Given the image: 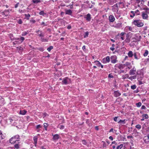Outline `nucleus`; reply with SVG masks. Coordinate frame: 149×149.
Masks as SVG:
<instances>
[{
	"instance_id": "53",
	"label": "nucleus",
	"mask_w": 149,
	"mask_h": 149,
	"mask_svg": "<svg viewBox=\"0 0 149 149\" xmlns=\"http://www.w3.org/2000/svg\"><path fill=\"white\" fill-rule=\"evenodd\" d=\"M118 118V117H115L114 118V120L115 121H117V118Z\"/></svg>"
},
{
	"instance_id": "56",
	"label": "nucleus",
	"mask_w": 149,
	"mask_h": 149,
	"mask_svg": "<svg viewBox=\"0 0 149 149\" xmlns=\"http://www.w3.org/2000/svg\"><path fill=\"white\" fill-rule=\"evenodd\" d=\"M110 49L112 51H114L115 50V48L114 47H112L110 48Z\"/></svg>"
},
{
	"instance_id": "11",
	"label": "nucleus",
	"mask_w": 149,
	"mask_h": 149,
	"mask_svg": "<svg viewBox=\"0 0 149 149\" xmlns=\"http://www.w3.org/2000/svg\"><path fill=\"white\" fill-rule=\"evenodd\" d=\"M142 16L143 19H146L148 17L147 14L146 12H142Z\"/></svg>"
},
{
	"instance_id": "10",
	"label": "nucleus",
	"mask_w": 149,
	"mask_h": 149,
	"mask_svg": "<svg viewBox=\"0 0 149 149\" xmlns=\"http://www.w3.org/2000/svg\"><path fill=\"white\" fill-rule=\"evenodd\" d=\"M121 95V93H120L118 91H115L114 93V96L117 97Z\"/></svg>"
},
{
	"instance_id": "30",
	"label": "nucleus",
	"mask_w": 149,
	"mask_h": 149,
	"mask_svg": "<svg viewBox=\"0 0 149 149\" xmlns=\"http://www.w3.org/2000/svg\"><path fill=\"white\" fill-rule=\"evenodd\" d=\"M89 34V32L88 31H87L85 32V35H84V38H86V37H88V35Z\"/></svg>"
},
{
	"instance_id": "5",
	"label": "nucleus",
	"mask_w": 149,
	"mask_h": 149,
	"mask_svg": "<svg viewBox=\"0 0 149 149\" xmlns=\"http://www.w3.org/2000/svg\"><path fill=\"white\" fill-rule=\"evenodd\" d=\"M70 82V79L67 78L65 77L63 79L62 83L64 84H67Z\"/></svg>"
},
{
	"instance_id": "63",
	"label": "nucleus",
	"mask_w": 149,
	"mask_h": 149,
	"mask_svg": "<svg viewBox=\"0 0 149 149\" xmlns=\"http://www.w3.org/2000/svg\"><path fill=\"white\" fill-rule=\"evenodd\" d=\"M9 120H10V122L11 123H12L13 122V119H11V118Z\"/></svg>"
},
{
	"instance_id": "1",
	"label": "nucleus",
	"mask_w": 149,
	"mask_h": 149,
	"mask_svg": "<svg viewBox=\"0 0 149 149\" xmlns=\"http://www.w3.org/2000/svg\"><path fill=\"white\" fill-rule=\"evenodd\" d=\"M19 136L18 135H16L12 137L10 139V143L12 144H14L16 143L17 141H19Z\"/></svg>"
},
{
	"instance_id": "16",
	"label": "nucleus",
	"mask_w": 149,
	"mask_h": 149,
	"mask_svg": "<svg viewBox=\"0 0 149 149\" xmlns=\"http://www.w3.org/2000/svg\"><path fill=\"white\" fill-rule=\"evenodd\" d=\"M26 112V111L25 110H21L19 112V114L22 115H24Z\"/></svg>"
},
{
	"instance_id": "62",
	"label": "nucleus",
	"mask_w": 149,
	"mask_h": 149,
	"mask_svg": "<svg viewBox=\"0 0 149 149\" xmlns=\"http://www.w3.org/2000/svg\"><path fill=\"white\" fill-rule=\"evenodd\" d=\"M112 143L113 144H115V145H116L117 144V143L115 141H113Z\"/></svg>"
},
{
	"instance_id": "48",
	"label": "nucleus",
	"mask_w": 149,
	"mask_h": 149,
	"mask_svg": "<svg viewBox=\"0 0 149 149\" xmlns=\"http://www.w3.org/2000/svg\"><path fill=\"white\" fill-rule=\"evenodd\" d=\"M130 39H129V38H127L126 39L125 41L126 42H130Z\"/></svg>"
},
{
	"instance_id": "14",
	"label": "nucleus",
	"mask_w": 149,
	"mask_h": 149,
	"mask_svg": "<svg viewBox=\"0 0 149 149\" xmlns=\"http://www.w3.org/2000/svg\"><path fill=\"white\" fill-rule=\"evenodd\" d=\"M16 40H19L20 41V43L22 42L24 40V38L23 37H21L20 38H17L16 39Z\"/></svg>"
},
{
	"instance_id": "17",
	"label": "nucleus",
	"mask_w": 149,
	"mask_h": 149,
	"mask_svg": "<svg viewBox=\"0 0 149 149\" xmlns=\"http://www.w3.org/2000/svg\"><path fill=\"white\" fill-rule=\"evenodd\" d=\"M143 10H145L144 11H143L144 12H146L147 14L149 13V8L146 7L144 8L143 9Z\"/></svg>"
},
{
	"instance_id": "57",
	"label": "nucleus",
	"mask_w": 149,
	"mask_h": 149,
	"mask_svg": "<svg viewBox=\"0 0 149 149\" xmlns=\"http://www.w3.org/2000/svg\"><path fill=\"white\" fill-rule=\"evenodd\" d=\"M109 139H110L112 141L113 140V138L112 136H109Z\"/></svg>"
},
{
	"instance_id": "55",
	"label": "nucleus",
	"mask_w": 149,
	"mask_h": 149,
	"mask_svg": "<svg viewBox=\"0 0 149 149\" xmlns=\"http://www.w3.org/2000/svg\"><path fill=\"white\" fill-rule=\"evenodd\" d=\"M115 19H109L110 22H113L114 21Z\"/></svg>"
},
{
	"instance_id": "3",
	"label": "nucleus",
	"mask_w": 149,
	"mask_h": 149,
	"mask_svg": "<svg viewBox=\"0 0 149 149\" xmlns=\"http://www.w3.org/2000/svg\"><path fill=\"white\" fill-rule=\"evenodd\" d=\"M124 68V65L120 63H118L116 64L114 66V68L116 70H117L118 69H122Z\"/></svg>"
},
{
	"instance_id": "26",
	"label": "nucleus",
	"mask_w": 149,
	"mask_h": 149,
	"mask_svg": "<svg viewBox=\"0 0 149 149\" xmlns=\"http://www.w3.org/2000/svg\"><path fill=\"white\" fill-rule=\"evenodd\" d=\"M123 146V144H121L120 145L118 146L117 147V149H121Z\"/></svg>"
},
{
	"instance_id": "40",
	"label": "nucleus",
	"mask_w": 149,
	"mask_h": 149,
	"mask_svg": "<svg viewBox=\"0 0 149 149\" xmlns=\"http://www.w3.org/2000/svg\"><path fill=\"white\" fill-rule=\"evenodd\" d=\"M19 145L18 144H16L15 145V147L17 149H18L19 148Z\"/></svg>"
},
{
	"instance_id": "64",
	"label": "nucleus",
	"mask_w": 149,
	"mask_h": 149,
	"mask_svg": "<svg viewBox=\"0 0 149 149\" xmlns=\"http://www.w3.org/2000/svg\"><path fill=\"white\" fill-rule=\"evenodd\" d=\"M113 128H111L110 129V130L109 132H113Z\"/></svg>"
},
{
	"instance_id": "29",
	"label": "nucleus",
	"mask_w": 149,
	"mask_h": 149,
	"mask_svg": "<svg viewBox=\"0 0 149 149\" xmlns=\"http://www.w3.org/2000/svg\"><path fill=\"white\" fill-rule=\"evenodd\" d=\"M142 117L145 119H147L148 118V116L147 114H143L142 115Z\"/></svg>"
},
{
	"instance_id": "45",
	"label": "nucleus",
	"mask_w": 149,
	"mask_h": 149,
	"mask_svg": "<svg viewBox=\"0 0 149 149\" xmlns=\"http://www.w3.org/2000/svg\"><path fill=\"white\" fill-rule=\"evenodd\" d=\"M125 120H120L118 122V123H125Z\"/></svg>"
},
{
	"instance_id": "43",
	"label": "nucleus",
	"mask_w": 149,
	"mask_h": 149,
	"mask_svg": "<svg viewBox=\"0 0 149 149\" xmlns=\"http://www.w3.org/2000/svg\"><path fill=\"white\" fill-rule=\"evenodd\" d=\"M134 58H135L136 59H139L138 58L137 56V55H136V53H134Z\"/></svg>"
},
{
	"instance_id": "42",
	"label": "nucleus",
	"mask_w": 149,
	"mask_h": 149,
	"mask_svg": "<svg viewBox=\"0 0 149 149\" xmlns=\"http://www.w3.org/2000/svg\"><path fill=\"white\" fill-rule=\"evenodd\" d=\"M42 127V126L40 125H39L36 126V128L37 129H39Z\"/></svg>"
},
{
	"instance_id": "21",
	"label": "nucleus",
	"mask_w": 149,
	"mask_h": 149,
	"mask_svg": "<svg viewBox=\"0 0 149 149\" xmlns=\"http://www.w3.org/2000/svg\"><path fill=\"white\" fill-rule=\"evenodd\" d=\"M38 35L40 37L42 38L44 36V34L42 31H40V33H38Z\"/></svg>"
},
{
	"instance_id": "36",
	"label": "nucleus",
	"mask_w": 149,
	"mask_h": 149,
	"mask_svg": "<svg viewBox=\"0 0 149 149\" xmlns=\"http://www.w3.org/2000/svg\"><path fill=\"white\" fill-rule=\"evenodd\" d=\"M47 124L46 123H45L44 124V127L45 128V130H47Z\"/></svg>"
},
{
	"instance_id": "54",
	"label": "nucleus",
	"mask_w": 149,
	"mask_h": 149,
	"mask_svg": "<svg viewBox=\"0 0 149 149\" xmlns=\"http://www.w3.org/2000/svg\"><path fill=\"white\" fill-rule=\"evenodd\" d=\"M39 50H40L41 51H43L44 50L42 47L40 48L39 49Z\"/></svg>"
},
{
	"instance_id": "60",
	"label": "nucleus",
	"mask_w": 149,
	"mask_h": 149,
	"mask_svg": "<svg viewBox=\"0 0 149 149\" xmlns=\"http://www.w3.org/2000/svg\"><path fill=\"white\" fill-rule=\"evenodd\" d=\"M71 26L70 25H68L67 27V28L68 29H71Z\"/></svg>"
},
{
	"instance_id": "41",
	"label": "nucleus",
	"mask_w": 149,
	"mask_h": 149,
	"mask_svg": "<svg viewBox=\"0 0 149 149\" xmlns=\"http://www.w3.org/2000/svg\"><path fill=\"white\" fill-rule=\"evenodd\" d=\"M39 13L40 15H44V14H45V13H44L43 11H41Z\"/></svg>"
},
{
	"instance_id": "58",
	"label": "nucleus",
	"mask_w": 149,
	"mask_h": 149,
	"mask_svg": "<svg viewBox=\"0 0 149 149\" xmlns=\"http://www.w3.org/2000/svg\"><path fill=\"white\" fill-rule=\"evenodd\" d=\"M120 38L122 40H124L125 39V38L123 36H120Z\"/></svg>"
},
{
	"instance_id": "12",
	"label": "nucleus",
	"mask_w": 149,
	"mask_h": 149,
	"mask_svg": "<svg viewBox=\"0 0 149 149\" xmlns=\"http://www.w3.org/2000/svg\"><path fill=\"white\" fill-rule=\"evenodd\" d=\"M33 140L34 141L35 145L36 146L37 143L38 138L37 136H35L34 137Z\"/></svg>"
},
{
	"instance_id": "23",
	"label": "nucleus",
	"mask_w": 149,
	"mask_h": 149,
	"mask_svg": "<svg viewBox=\"0 0 149 149\" xmlns=\"http://www.w3.org/2000/svg\"><path fill=\"white\" fill-rule=\"evenodd\" d=\"M4 137V136L2 134V133L1 131H0V139H2Z\"/></svg>"
},
{
	"instance_id": "4",
	"label": "nucleus",
	"mask_w": 149,
	"mask_h": 149,
	"mask_svg": "<svg viewBox=\"0 0 149 149\" xmlns=\"http://www.w3.org/2000/svg\"><path fill=\"white\" fill-rule=\"evenodd\" d=\"M117 56L115 55L111 56V62L113 63H115L117 62L118 61L117 60Z\"/></svg>"
},
{
	"instance_id": "22",
	"label": "nucleus",
	"mask_w": 149,
	"mask_h": 149,
	"mask_svg": "<svg viewBox=\"0 0 149 149\" xmlns=\"http://www.w3.org/2000/svg\"><path fill=\"white\" fill-rule=\"evenodd\" d=\"M58 127L61 130L63 129L65 127L64 126L62 125H59L58 126Z\"/></svg>"
},
{
	"instance_id": "25",
	"label": "nucleus",
	"mask_w": 149,
	"mask_h": 149,
	"mask_svg": "<svg viewBox=\"0 0 149 149\" xmlns=\"http://www.w3.org/2000/svg\"><path fill=\"white\" fill-rule=\"evenodd\" d=\"M91 15L89 14H87L85 17L86 19H90Z\"/></svg>"
},
{
	"instance_id": "51",
	"label": "nucleus",
	"mask_w": 149,
	"mask_h": 149,
	"mask_svg": "<svg viewBox=\"0 0 149 149\" xmlns=\"http://www.w3.org/2000/svg\"><path fill=\"white\" fill-rule=\"evenodd\" d=\"M109 19H115V18L113 16L110 15L109 17Z\"/></svg>"
},
{
	"instance_id": "37",
	"label": "nucleus",
	"mask_w": 149,
	"mask_h": 149,
	"mask_svg": "<svg viewBox=\"0 0 149 149\" xmlns=\"http://www.w3.org/2000/svg\"><path fill=\"white\" fill-rule=\"evenodd\" d=\"M136 76H133L132 77H130L129 79H131V80H132V79H136Z\"/></svg>"
},
{
	"instance_id": "38",
	"label": "nucleus",
	"mask_w": 149,
	"mask_h": 149,
	"mask_svg": "<svg viewBox=\"0 0 149 149\" xmlns=\"http://www.w3.org/2000/svg\"><path fill=\"white\" fill-rule=\"evenodd\" d=\"M41 40L42 42H47V40L43 38H41Z\"/></svg>"
},
{
	"instance_id": "28",
	"label": "nucleus",
	"mask_w": 149,
	"mask_h": 149,
	"mask_svg": "<svg viewBox=\"0 0 149 149\" xmlns=\"http://www.w3.org/2000/svg\"><path fill=\"white\" fill-rule=\"evenodd\" d=\"M131 13L133 14V16H132V15H130V16L132 18L135 15V12L134 11H131Z\"/></svg>"
},
{
	"instance_id": "20",
	"label": "nucleus",
	"mask_w": 149,
	"mask_h": 149,
	"mask_svg": "<svg viewBox=\"0 0 149 149\" xmlns=\"http://www.w3.org/2000/svg\"><path fill=\"white\" fill-rule=\"evenodd\" d=\"M3 13L6 16L9 14V11L8 10H6L3 12Z\"/></svg>"
},
{
	"instance_id": "52",
	"label": "nucleus",
	"mask_w": 149,
	"mask_h": 149,
	"mask_svg": "<svg viewBox=\"0 0 149 149\" xmlns=\"http://www.w3.org/2000/svg\"><path fill=\"white\" fill-rule=\"evenodd\" d=\"M124 34H125V33L123 32H122L120 34V36H123V35H124Z\"/></svg>"
},
{
	"instance_id": "59",
	"label": "nucleus",
	"mask_w": 149,
	"mask_h": 149,
	"mask_svg": "<svg viewBox=\"0 0 149 149\" xmlns=\"http://www.w3.org/2000/svg\"><path fill=\"white\" fill-rule=\"evenodd\" d=\"M19 3H17L15 5V8H17L18 6V5L19 4Z\"/></svg>"
},
{
	"instance_id": "7",
	"label": "nucleus",
	"mask_w": 149,
	"mask_h": 149,
	"mask_svg": "<svg viewBox=\"0 0 149 149\" xmlns=\"http://www.w3.org/2000/svg\"><path fill=\"white\" fill-rule=\"evenodd\" d=\"M134 29L132 27L129 26H126L125 29V30L126 32H127L128 30H129L133 32L134 31Z\"/></svg>"
},
{
	"instance_id": "6",
	"label": "nucleus",
	"mask_w": 149,
	"mask_h": 149,
	"mask_svg": "<svg viewBox=\"0 0 149 149\" xmlns=\"http://www.w3.org/2000/svg\"><path fill=\"white\" fill-rule=\"evenodd\" d=\"M124 65V68L126 67V69H130L132 68V66L131 65L130 63L127 62L125 64H123Z\"/></svg>"
},
{
	"instance_id": "13",
	"label": "nucleus",
	"mask_w": 149,
	"mask_h": 149,
	"mask_svg": "<svg viewBox=\"0 0 149 149\" xmlns=\"http://www.w3.org/2000/svg\"><path fill=\"white\" fill-rule=\"evenodd\" d=\"M65 14H66L70 15L72 13V11L71 10H65Z\"/></svg>"
},
{
	"instance_id": "35",
	"label": "nucleus",
	"mask_w": 149,
	"mask_h": 149,
	"mask_svg": "<svg viewBox=\"0 0 149 149\" xmlns=\"http://www.w3.org/2000/svg\"><path fill=\"white\" fill-rule=\"evenodd\" d=\"M141 105V102H139L136 104V106L138 107H140Z\"/></svg>"
},
{
	"instance_id": "32",
	"label": "nucleus",
	"mask_w": 149,
	"mask_h": 149,
	"mask_svg": "<svg viewBox=\"0 0 149 149\" xmlns=\"http://www.w3.org/2000/svg\"><path fill=\"white\" fill-rule=\"evenodd\" d=\"M53 47L52 46H50L47 49V50L49 52H50L51 49H53Z\"/></svg>"
},
{
	"instance_id": "39",
	"label": "nucleus",
	"mask_w": 149,
	"mask_h": 149,
	"mask_svg": "<svg viewBox=\"0 0 149 149\" xmlns=\"http://www.w3.org/2000/svg\"><path fill=\"white\" fill-rule=\"evenodd\" d=\"M27 34H28V33H27V32H26L25 31L24 32L22 33V36H26Z\"/></svg>"
},
{
	"instance_id": "34",
	"label": "nucleus",
	"mask_w": 149,
	"mask_h": 149,
	"mask_svg": "<svg viewBox=\"0 0 149 149\" xmlns=\"http://www.w3.org/2000/svg\"><path fill=\"white\" fill-rule=\"evenodd\" d=\"M131 88L133 90H134L136 88V85H134L132 86H131Z\"/></svg>"
},
{
	"instance_id": "61",
	"label": "nucleus",
	"mask_w": 149,
	"mask_h": 149,
	"mask_svg": "<svg viewBox=\"0 0 149 149\" xmlns=\"http://www.w3.org/2000/svg\"><path fill=\"white\" fill-rule=\"evenodd\" d=\"M82 49L83 50H85L86 49L85 46V45L83 46L82 47Z\"/></svg>"
},
{
	"instance_id": "9",
	"label": "nucleus",
	"mask_w": 149,
	"mask_h": 149,
	"mask_svg": "<svg viewBox=\"0 0 149 149\" xmlns=\"http://www.w3.org/2000/svg\"><path fill=\"white\" fill-rule=\"evenodd\" d=\"M136 70L135 68H133L130 70V74L131 75H133L135 74L136 72Z\"/></svg>"
},
{
	"instance_id": "46",
	"label": "nucleus",
	"mask_w": 149,
	"mask_h": 149,
	"mask_svg": "<svg viewBox=\"0 0 149 149\" xmlns=\"http://www.w3.org/2000/svg\"><path fill=\"white\" fill-rule=\"evenodd\" d=\"M22 20L21 19H20L18 21V23L19 24H22Z\"/></svg>"
},
{
	"instance_id": "31",
	"label": "nucleus",
	"mask_w": 149,
	"mask_h": 149,
	"mask_svg": "<svg viewBox=\"0 0 149 149\" xmlns=\"http://www.w3.org/2000/svg\"><path fill=\"white\" fill-rule=\"evenodd\" d=\"M32 1L33 3H36L40 2V0H32Z\"/></svg>"
},
{
	"instance_id": "19",
	"label": "nucleus",
	"mask_w": 149,
	"mask_h": 149,
	"mask_svg": "<svg viewBox=\"0 0 149 149\" xmlns=\"http://www.w3.org/2000/svg\"><path fill=\"white\" fill-rule=\"evenodd\" d=\"M144 141L146 143H149V139L148 138H146V136L144 138Z\"/></svg>"
},
{
	"instance_id": "24",
	"label": "nucleus",
	"mask_w": 149,
	"mask_h": 149,
	"mask_svg": "<svg viewBox=\"0 0 149 149\" xmlns=\"http://www.w3.org/2000/svg\"><path fill=\"white\" fill-rule=\"evenodd\" d=\"M148 53V52L147 50H145V52L143 54V56H147Z\"/></svg>"
},
{
	"instance_id": "44",
	"label": "nucleus",
	"mask_w": 149,
	"mask_h": 149,
	"mask_svg": "<svg viewBox=\"0 0 149 149\" xmlns=\"http://www.w3.org/2000/svg\"><path fill=\"white\" fill-rule=\"evenodd\" d=\"M82 143L84 145H86L87 143L86 142L85 140H83L82 141Z\"/></svg>"
},
{
	"instance_id": "8",
	"label": "nucleus",
	"mask_w": 149,
	"mask_h": 149,
	"mask_svg": "<svg viewBox=\"0 0 149 149\" xmlns=\"http://www.w3.org/2000/svg\"><path fill=\"white\" fill-rule=\"evenodd\" d=\"M110 61V57L107 56L106 57L104 58L103 59V62L104 63H109Z\"/></svg>"
},
{
	"instance_id": "15",
	"label": "nucleus",
	"mask_w": 149,
	"mask_h": 149,
	"mask_svg": "<svg viewBox=\"0 0 149 149\" xmlns=\"http://www.w3.org/2000/svg\"><path fill=\"white\" fill-rule=\"evenodd\" d=\"M53 139L55 140H57L59 138L58 134H56L54 135L53 137Z\"/></svg>"
},
{
	"instance_id": "2",
	"label": "nucleus",
	"mask_w": 149,
	"mask_h": 149,
	"mask_svg": "<svg viewBox=\"0 0 149 149\" xmlns=\"http://www.w3.org/2000/svg\"><path fill=\"white\" fill-rule=\"evenodd\" d=\"M133 24L135 26L138 27H141L143 26V24L139 20H135L133 22Z\"/></svg>"
},
{
	"instance_id": "49",
	"label": "nucleus",
	"mask_w": 149,
	"mask_h": 149,
	"mask_svg": "<svg viewBox=\"0 0 149 149\" xmlns=\"http://www.w3.org/2000/svg\"><path fill=\"white\" fill-rule=\"evenodd\" d=\"M146 108V107L144 105H142L141 107V109H145Z\"/></svg>"
},
{
	"instance_id": "50",
	"label": "nucleus",
	"mask_w": 149,
	"mask_h": 149,
	"mask_svg": "<svg viewBox=\"0 0 149 149\" xmlns=\"http://www.w3.org/2000/svg\"><path fill=\"white\" fill-rule=\"evenodd\" d=\"M47 114L46 113H43V117H44L45 116H47Z\"/></svg>"
},
{
	"instance_id": "47",
	"label": "nucleus",
	"mask_w": 149,
	"mask_h": 149,
	"mask_svg": "<svg viewBox=\"0 0 149 149\" xmlns=\"http://www.w3.org/2000/svg\"><path fill=\"white\" fill-rule=\"evenodd\" d=\"M134 12L135 13H137V15L139 14V12L138 10H136Z\"/></svg>"
},
{
	"instance_id": "18",
	"label": "nucleus",
	"mask_w": 149,
	"mask_h": 149,
	"mask_svg": "<svg viewBox=\"0 0 149 149\" xmlns=\"http://www.w3.org/2000/svg\"><path fill=\"white\" fill-rule=\"evenodd\" d=\"M128 55L129 57H132L133 56V52L132 51H130L128 53Z\"/></svg>"
},
{
	"instance_id": "33",
	"label": "nucleus",
	"mask_w": 149,
	"mask_h": 149,
	"mask_svg": "<svg viewBox=\"0 0 149 149\" xmlns=\"http://www.w3.org/2000/svg\"><path fill=\"white\" fill-rule=\"evenodd\" d=\"M136 127L139 129V130H140L141 129V125H136V126H135Z\"/></svg>"
},
{
	"instance_id": "27",
	"label": "nucleus",
	"mask_w": 149,
	"mask_h": 149,
	"mask_svg": "<svg viewBox=\"0 0 149 149\" xmlns=\"http://www.w3.org/2000/svg\"><path fill=\"white\" fill-rule=\"evenodd\" d=\"M95 62H96L97 63H96V64L97 65V66L98 67H100V65H101V64L98 61H95Z\"/></svg>"
}]
</instances>
